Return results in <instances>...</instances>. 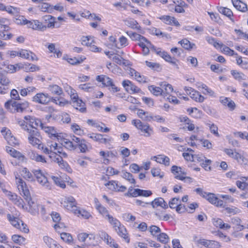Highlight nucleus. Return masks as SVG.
<instances>
[{
  "label": "nucleus",
  "mask_w": 248,
  "mask_h": 248,
  "mask_svg": "<svg viewBox=\"0 0 248 248\" xmlns=\"http://www.w3.org/2000/svg\"><path fill=\"white\" fill-rule=\"evenodd\" d=\"M16 183L17 185L18 189L20 192V194L28 202V205L29 206V212L33 215L38 214L39 205L32 201L30 191L27 187L26 183L21 178L16 177Z\"/></svg>",
  "instance_id": "nucleus-1"
},
{
  "label": "nucleus",
  "mask_w": 248,
  "mask_h": 248,
  "mask_svg": "<svg viewBox=\"0 0 248 248\" xmlns=\"http://www.w3.org/2000/svg\"><path fill=\"white\" fill-rule=\"evenodd\" d=\"M5 107L12 113H22L29 108V104L27 101L18 103L15 100H9L5 103Z\"/></svg>",
  "instance_id": "nucleus-2"
},
{
  "label": "nucleus",
  "mask_w": 248,
  "mask_h": 248,
  "mask_svg": "<svg viewBox=\"0 0 248 248\" xmlns=\"http://www.w3.org/2000/svg\"><path fill=\"white\" fill-rule=\"evenodd\" d=\"M16 23L17 24L27 25L28 27L33 30H37L44 31L46 30V26L38 20L29 21L24 18V16H19V18L16 19Z\"/></svg>",
  "instance_id": "nucleus-3"
},
{
  "label": "nucleus",
  "mask_w": 248,
  "mask_h": 248,
  "mask_svg": "<svg viewBox=\"0 0 248 248\" xmlns=\"http://www.w3.org/2000/svg\"><path fill=\"white\" fill-rule=\"evenodd\" d=\"M61 203L64 208L73 212L75 214H81V211L78 209L77 203L74 197L69 196L62 198Z\"/></svg>",
  "instance_id": "nucleus-4"
},
{
  "label": "nucleus",
  "mask_w": 248,
  "mask_h": 248,
  "mask_svg": "<svg viewBox=\"0 0 248 248\" xmlns=\"http://www.w3.org/2000/svg\"><path fill=\"white\" fill-rule=\"evenodd\" d=\"M152 194V192L151 190L133 188L132 186H130L129 187L127 192L125 193L124 195L129 197H148L151 196Z\"/></svg>",
  "instance_id": "nucleus-5"
},
{
  "label": "nucleus",
  "mask_w": 248,
  "mask_h": 248,
  "mask_svg": "<svg viewBox=\"0 0 248 248\" xmlns=\"http://www.w3.org/2000/svg\"><path fill=\"white\" fill-rule=\"evenodd\" d=\"M7 217L10 223L15 228L19 229L20 231L25 233H27L29 232V229L27 228V225L18 218L10 214H7Z\"/></svg>",
  "instance_id": "nucleus-6"
},
{
  "label": "nucleus",
  "mask_w": 248,
  "mask_h": 248,
  "mask_svg": "<svg viewBox=\"0 0 248 248\" xmlns=\"http://www.w3.org/2000/svg\"><path fill=\"white\" fill-rule=\"evenodd\" d=\"M132 124L138 129L144 132L145 137H149L153 133L152 128L148 124H144L140 120H133L132 121Z\"/></svg>",
  "instance_id": "nucleus-7"
},
{
  "label": "nucleus",
  "mask_w": 248,
  "mask_h": 248,
  "mask_svg": "<svg viewBox=\"0 0 248 248\" xmlns=\"http://www.w3.org/2000/svg\"><path fill=\"white\" fill-rule=\"evenodd\" d=\"M32 172L40 184L48 189L50 188L49 183L41 170H34Z\"/></svg>",
  "instance_id": "nucleus-8"
},
{
  "label": "nucleus",
  "mask_w": 248,
  "mask_h": 248,
  "mask_svg": "<svg viewBox=\"0 0 248 248\" xmlns=\"http://www.w3.org/2000/svg\"><path fill=\"white\" fill-rule=\"evenodd\" d=\"M122 85L126 91L130 94L141 92L140 89L135 85L132 82L129 80H124L122 82Z\"/></svg>",
  "instance_id": "nucleus-9"
},
{
  "label": "nucleus",
  "mask_w": 248,
  "mask_h": 248,
  "mask_svg": "<svg viewBox=\"0 0 248 248\" xmlns=\"http://www.w3.org/2000/svg\"><path fill=\"white\" fill-rule=\"evenodd\" d=\"M51 97L47 93H38L32 98V101L41 104H46L50 101Z\"/></svg>",
  "instance_id": "nucleus-10"
},
{
  "label": "nucleus",
  "mask_w": 248,
  "mask_h": 248,
  "mask_svg": "<svg viewBox=\"0 0 248 248\" xmlns=\"http://www.w3.org/2000/svg\"><path fill=\"white\" fill-rule=\"evenodd\" d=\"M209 202L218 207H221L223 205V201L217 198L215 194L212 193H207L204 197Z\"/></svg>",
  "instance_id": "nucleus-11"
},
{
  "label": "nucleus",
  "mask_w": 248,
  "mask_h": 248,
  "mask_svg": "<svg viewBox=\"0 0 248 248\" xmlns=\"http://www.w3.org/2000/svg\"><path fill=\"white\" fill-rule=\"evenodd\" d=\"M198 244L208 248H219L221 245L218 242L214 240H208L204 239H201L198 240Z\"/></svg>",
  "instance_id": "nucleus-12"
},
{
  "label": "nucleus",
  "mask_w": 248,
  "mask_h": 248,
  "mask_svg": "<svg viewBox=\"0 0 248 248\" xmlns=\"http://www.w3.org/2000/svg\"><path fill=\"white\" fill-rule=\"evenodd\" d=\"M24 119L28 121V123L29 124L30 128H37L39 126L42 128L44 124L40 120L29 115L25 116L24 117Z\"/></svg>",
  "instance_id": "nucleus-13"
},
{
  "label": "nucleus",
  "mask_w": 248,
  "mask_h": 248,
  "mask_svg": "<svg viewBox=\"0 0 248 248\" xmlns=\"http://www.w3.org/2000/svg\"><path fill=\"white\" fill-rule=\"evenodd\" d=\"M6 151L12 156L17 158L21 162H23L26 160V158L23 155L12 147L6 146Z\"/></svg>",
  "instance_id": "nucleus-14"
},
{
  "label": "nucleus",
  "mask_w": 248,
  "mask_h": 248,
  "mask_svg": "<svg viewBox=\"0 0 248 248\" xmlns=\"http://www.w3.org/2000/svg\"><path fill=\"white\" fill-rule=\"evenodd\" d=\"M6 151L12 156L17 158L21 162H23L26 160V158L23 155L12 147L6 146Z\"/></svg>",
  "instance_id": "nucleus-15"
},
{
  "label": "nucleus",
  "mask_w": 248,
  "mask_h": 248,
  "mask_svg": "<svg viewBox=\"0 0 248 248\" xmlns=\"http://www.w3.org/2000/svg\"><path fill=\"white\" fill-rule=\"evenodd\" d=\"M127 35L130 37V38L133 41H140V40H143L146 42V43L147 44H149L150 46H152V48L155 50V47L153 45L151 42L147 40L144 36L137 33L136 32H133L132 31H127L126 32Z\"/></svg>",
  "instance_id": "nucleus-16"
},
{
  "label": "nucleus",
  "mask_w": 248,
  "mask_h": 248,
  "mask_svg": "<svg viewBox=\"0 0 248 248\" xmlns=\"http://www.w3.org/2000/svg\"><path fill=\"white\" fill-rule=\"evenodd\" d=\"M73 106L77 109L79 110L81 112H85L86 110L85 107V104L79 99L78 97H76L75 96L73 98Z\"/></svg>",
  "instance_id": "nucleus-17"
},
{
  "label": "nucleus",
  "mask_w": 248,
  "mask_h": 248,
  "mask_svg": "<svg viewBox=\"0 0 248 248\" xmlns=\"http://www.w3.org/2000/svg\"><path fill=\"white\" fill-rule=\"evenodd\" d=\"M185 90L186 91H189V94L190 97L196 102H202L204 101V97L199 92L195 91L191 87Z\"/></svg>",
  "instance_id": "nucleus-18"
},
{
  "label": "nucleus",
  "mask_w": 248,
  "mask_h": 248,
  "mask_svg": "<svg viewBox=\"0 0 248 248\" xmlns=\"http://www.w3.org/2000/svg\"><path fill=\"white\" fill-rule=\"evenodd\" d=\"M19 57L26 59L31 60L32 61L38 60V58L34 53L26 49H21L20 51Z\"/></svg>",
  "instance_id": "nucleus-19"
},
{
  "label": "nucleus",
  "mask_w": 248,
  "mask_h": 248,
  "mask_svg": "<svg viewBox=\"0 0 248 248\" xmlns=\"http://www.w3.org/2000/svg\"><path fill=\"white\" fill-rule=\"evenodd\" d=\"M159 18L166 24L173 25L175 26H180L179 23L174 17L170 16H163L159 17Z\"/></svg>",
  "instance_id": "nucleus-20"
},
{
  "label": "nucleus",
  "mask_w": 248,
  "mask_h": 248,
  "mask_svg": "<svg viewBox=\"0 0 248 248\" xmlns=\"http://www.w3.org/2000/svg\"><path fill=\"white\" fill-rule=\"evenodd\" d=\"M125 24L129 27L137 30L140 33H142L143 31L142 28L139 26L138 22L134 19H127L124 20Z\"/></svg>",
  "instance_id": "nucleus-21"
},
{
  "label": "nucleus",
  "mask_w": 248,
  "mask_h": 248,
  "mask_svg": "<svg viewBox=\"0 0 248 248\" xmlns=\"http://www.w3.org/2000/svg\"><path fill=\"white\" fill-rule=\"evenodd\" d=\"M43 20L45 24L46 25V29L54 28L55 24L56 23L55 21L56 18L51 15H45L42 17Z\"/></svg>",
  "instance_id": "nucleus-22"
},
{
  "label": "nucleus",
  "mask_w": 248,
  "mask_h": 248,
  "mask_svg": "<svg viewBox=\"0 0 248 248\" xmlns=\"http://www.w3.org/2000/svg\"><path fill=\"white\" fill-rule=\"evenodd\" d=\"M153 208H156L158 206H161L164 209H167L168 207L167 203L162 198H157L155 199L151 202H149Z\"/></svg>",
  "instance_id": "nucleus-23"
},
{
  "label": "nucleus",
  "mask_w": 248,
  "mask_h": 248,
  "mask_svg": "<svg viewBox=\"0 0 248 248\" xmlns=\"http://www.w3.org/2000/svg\"><path fill=\"white\" fill-rule=\"evenodd\" d=\"M29 143L33 146H36L38 149L43 150V145L41 141L42 137H32L28 138Z\"/></svg>",
  "instance_id": "nucleus-24"
},
{
  "label": "nucleus",
  "mask_w": 248,
  "mask_h": 248,
  "mask_svg": "<svg viewBox=\"0 0 248 248\" xmlns=\"http://www.w3.org/2000/svg\"><path fill=\"white\" fill-rule=\"evenodd\" d=\"M42 129H43L46 133L50 135L51 138H56L58 139L59 133L57 131L56 129L52 126H46L43 124L42 126Z\"/></svg>",
  "instance_id": "nucleus-25"
},
{
  "label": "nucleus",
  "mask_w": 248,
  "mask_h": 248,
  "mask_svg": "<svg viewBox=\"0 0 248 248\" xmlns=\"http://www.w3.org/2000/svg\"><path fill=\"white\" fill-rule=\"evenodd\" d=\"M232 1L233 5L237 10L242 12H246L248 11L247 4L240 0H232Z\"/></svg>",
  "instance_id": "nucleus-26"
},
{
  "label": "nucleus",
  "mask_w": 248,
  "mask_h": 248,
  "mask_svg": "<svg viewBox=\"0 0 248 248\" xmlns=\"http://www.w3.org/2000/svg\"><path fill=\"white\" fill-rule=\"evenodd\" d=\"M88 137L94 140L101 143L106 144L107 142L111 140L110 139H108L106 138H104L103 137V135L100 134L93 133L92 134H88Z\"/></svg>",
  "instance_id": "nucleus-27"
},
{
  "label": "nucleus",
  "mask_w": 248,
  "mask_h": 248,
  "mask_svg": "<svg viewBox=\"0 0 248 248\" xmlns=\"http://www.w3.org/2000/svg\"><path fill=\"white\" fill-rule=\"evenodd\" d=\"M138 116L144 121L151 122L152 120V116L147 111L143 109H139L137 111Z\"/></svg>",
  "instance_id": "nucleus-28"
},
{
  "label": "nucleus",
  "mask_w": 248,
  "mask_h": 248,
  "mask_svg": "<svg viewBox=\"0 0 248 248\" xmlns=\"http://www.w3.org/2000/svg\"><path fill=\"white\" fill-rule=\"evenodd\" d=\"M92 239V236L86 233H81L78 235V239L81 242H84L83 245L86 246H91L93 245V242H88V239L91 240Z\"/></svg>",
  "instance_id": "nucleus-29"
},
{
  "label": "nucleus",
  "mask_w": 248,
  "mask_h": 248,
  "mask_svg": "<svg viewBox=\"0 0 248 248\" xmlns=\"http://www.w3.org/2000/svg\"><path fill=\"white\" fill-rule=\"evenodd\" d=\"M48 90L53 94L61 95L63 92L61 87L56 84L49 85Z\"/></svg>",
  "instance_id": "nucleus-30"
},
{
  "label": "nucleus",
  "mask_w": 248,
  "mask_h": 248,
  "mask_svg": "<svg viewBox=\"0 0 248 248\" xmlns=\"http://www.w3.org/2000/svg\"><path fill=\"white\" fill-rule=\"evenodd\" d=\"M38 9L42 12L52 13L54 11L53 6L48 3H42L38 6Z\"/></svg>",
  "instance_id": "nucleus-31"
},
{
  "label": "nucleus",
  "mask_w": 248,
  "mask_h": 248,
  "mask_svg": "<svg viewBox=\"0 0 248 248\" xmlns=\"http://www.w3.org/2000/svg\"><path fill=\"white\" fill-rule=\"evenodd\" d=\"M96 79L97 81L102 82L106 87L109 86L112 81L111 78L104 75L97 76Z\"/></svg>",
  "instance_id": "nucleus-32"
},
{
  "label": "nucleus",
  "mask_w": 248,
  "mask_h": 248,
  "mask_svg": "<svg viewBox=\"0 0 248 248\" xmlns=\"http://www.w3.org/2000/svg\"><path fill=\"white\" fill-rule=\"evenodd\" d=\"M149 30L152 34L155 35L156 36H159L161 35L162 36V37H165L167 39H170L171 38L169 34L162 32L159 29L156 28L151 27Z\"/></svg>",
  "instance_id": "nucleus-33"
},
{
  "label": "nucleus",
  "mask_w": 248,
  "mask_h": 248,
  "mask_svg": "<svg viewBox=\"0 0 248 248\" xmlns=\"http://www.w3.org/2000/svg\"><path fill=\"white\" fill-rule=\"evenodd\" d=\"M75 150L78 148L80 150V152L82 153H85L88 151L87 142L84 139H81L79 143L75 144Z\"/></svg>",
  "instance_id": "nucleus-34"
},
{
  "label": "nucleus",
  "mask_w": 248,
  "mask_h": 248,
  "mask_svg": "<svg viewBox=\"0 0 248 248\" xmlns=\"http://www.w3.org/2000/svg\"><path fill=\"white\" fill-rule=\"evenodd\" d=\"M57 163H58V165L61 168L64 170H65L69 173L72 172V169L70 167L69 165L66 162L63 160L62 157H61L60 158H57Z\"/></svg>",
  "instance_id": "nucleus-35"
},
{
  "label": "nucleus",
  "mask_w": 248,
  "mask_h": 248,
  "mask_svg": "<svg viewBox=\"0 0 248 248\" xmlns=\"http://www.w3.org/2000/svg\"><path fill=\"white\" fill-rule=\"evenodd\" d=\"M154 158H155V161L160 164H162L166 166L170 165V158L164 155H159L157 156H155Z\"/></svg>",
  "instance_id": "nucleus-36"
},
{
  "label": "nucleus",
  "mask_w": 248,
  "mask_h": 248,
  "mask_svg": "<svg viewBox=\"0 0 248 248\" xmlns=\"http://www.w3.org/2000/svg\"><path fill=\"white\" fill-rule=\"evenodd\" d=\"M149 90L155 96L163 95L164 90L160 87H155L154 85H151L148 87Z\"/></svg>",
  "instance_id": "nucleus-37"
},
{
  "label": "nucleus",
  "mask_w": 248,
  "mask_h": 248,
  "mask_svg": "<svg viewBox=\"0 0 248 248\" xmlns=\"http://www.w3.org/2000/svg\"><path fill=\"white\" fill-rule=\"evenodd\" d=\"M160 87H161L162 89H164V93H163L164 95L166 94H170V93L173 92V88L171 85L167 83L166 82H163L160 84Z\"/></svg>",
  "instance_id": "nucleus-38"
},
{
  "label": "nucleus",
  "mask_w": 248,
  "mask_h": 248,
  "mask_svg": "<svg viewBox=\"0 0 248 248\" xmlns=\"http://www.w3.org/2000/svg\"><path fill=\"white\" fill-rule=\"evenodd\" d=\"M231 74L235 79L239 81L245 80L247 79V77L246 75L236 70H232Z\"/></svg>",
  "instance_id": "nucleus-39"
},
{
  "label": "nucleus",
  "mask_w": 248,
  "mask_h": 248,
  "mask_svg": "<svg viewBox=\"0 0 248 248\" xmlns=\"http://www.w3.org/2000/svg\"><path fill=\"white\" fill-rule=\"evenodd\" d=\"M132 76L134 75L135 79L139 82L145 83L146 82V78L141 75L139 72L136 71L134 69H132L130 71Z\"/></svg>",
  "instance_id": "nucleus-40"
},
{
  "label": "nucleus",
  "mask_w": 248,
  "mask_h": 248,
  "mask_svg": "<svg viewBox=\"0 0 248 248\" xmlns=\"http://www.w3.org/2000/svg\"><path fill=\"white\" fill-rule=\"evenodd\" d=\"M186 173L181 170L179 174L175 176L176 179L184 181V182L190 183L191 182V178L189 177L186 176Z\"/></svg>",
  "instance_id": "nucleus-41"
},
{
  "label": "nucleus",
  "mask_w": 248,
  "mask_h": 248,
  "mask_svg": "<svg viewBox=\"0 0 248 248\" xmlns=\"http://www.w3.org/2000/svg\"><path fill=\"white\" fill-rule=\"evenodd\" d=\"M117 230H116V231L117 232L118 234L125 240L127 239V242H129V240L126 236V230L124 227L120 224V226L117 227Z\"/></svg>",
  "instance_id": "nucleus-42"
},
{
  "label": "nucleus",
  "mask_w": 248,
  "mask_h": 248,
  "mask_svg": "<svg viewBox=\"0 0 248 248\" xmlns=\"http://www.w3.org/2000/svg\"><path fill=\"white\" fill-rule=\"evenodd\" d=\"M156 239L157 241H159L160 243L164 244H166L169 240V236L165 233H161L160 232L156 237Z\"/></svg>",
  "instance_id": "nucleus-43"
},
{
  "label": "nucleus",
  "mask_w": 248,
  "mask_h": 248,
  "mask_svg": "<svg viewBox=\"0 0 248 248\" xmlns=\"http://www.w3.org/2000/svg\"><path fill=\"white\" fill-rule=\"evenodd\" d=\"M43 240L49 248H55L57 244L55 240L47 236L44 237Z\"/></svg>",
  "instance_id": "nucleus-44"
},
{
  "label": "nucleus",
  "mask_w": 248,
  "mask_h": 248,
  "mask_svg": "<svg viewBox=\"0 0 248 248\" xmlns=\"http://www.w3.org/2000/svg\"><path fill=\"white\" fill-rule=\"evenodd\" d=\"M62 145L66 149L72 151L75 150V144L68 139H64Z\"/></svg>",
  "instance_id": "nucleus-45"
},
{
  "label": "nucleus",
  "mask_w": 248,
  "mask_h": 248,
  "mask_svg": "<svg viewBox=\"0 0 248 248\" xmlns=\"http://www.w3.org/2000/svg\"><path fill=\"white\" fill-rule=\"evenodd\" d=\"M149 231L151 234L156 237L161 232V229L157 226L152 225L149 228Z\"/></svg>",
  "instance_id": "nucleus-46"
},
{
  "label": "nucleus",
  "mask_w": 248,
  "mask_h": 248,
  "mask_svg": "<svg viewBox=\"0 0 248 248\" xmlns=\"http://www.w3.org/2000/svg\"><path fill=\"white\" fill-rule=\"evenodd\" d=\"M198 88L200 89V88H202L204 89V91H202V93L204 94H209L211 96H213L214 94V92L209 89L205 84L203 83H200L198 86Z\"/></svg>",
  "instance_id": "nucleus-47"
},
{
  "label": "nucleus",
  "mask_w": 248,
  "mask_h": 248,
  "mask_svg": "<svg viewBox=\"0 0 248 248\" xmlns=\"http://www.w3.org/2000/svg\"><path fill=\"white\" fill-rule=\"evenodd\" d=\"M218 11L219 13L229 17L231 20H232L231 16L233 15V13L230 9L227 8L220 7L218 9Z\"/></svg>",
  "instance_id": "nucleus-48"
},
{
  "label": "nucleus",
  "mask_w": 248,
  "mask_h": 248,
  "mask_svg": "<svg viewBox=\"0 0 248 248\" xmlns=\"http://www.w3.org/2000/svg\"><path fill=\"white\" fill-rule=\"evenodd\" d=\"M81 44L87 46H90L93 43V40L91 36H82L81 38Z\"/></svg>",
  "instance_id": "nucleus-49"
},
{
  "label": "nucleus",
  "mask_w": 248,
  "mask_h": 248,
  "mask_svg": "<svg viewBox=\"0 0 248 248\" xmlns=\"http://www.w3.org/2000/svg\"><path fill=\"white\" fill-rule=\"evenodd\" d=\"M28 133V138L32 137H40V133L37 128H30L26 131Z\"/></svg>",
  "instance_id": "nucleus-50"
},
{
  "label": "nucleus",
  "mask_w": 248,
  "mask_h": 248,
  "mask_svg": "<svg viewBox=\"0 0 248 248\" xmlns=\"http://www.w3.org/2000/svg\"><path fill=\"white\" fill-rule=\"evenodd\" d=\"M99 237L103 240L108 245L111 243V237L105 232H100L98 233Z\"/></svg>",
  "instance_id": "nucleus-51"
},
{
  "label": "nucleus",
  "mask_w": 248,
  "mask_h": 248,
  "mask_svg": "<svg viewBox=\"0 0 248 248\" xmlns=\"http://www.w3.org/2000/svg\"><path fill=\"white\" fill-rule=\"evenodd\" d=\"M21 175L26 180L31 181L33 180L32 174L26 168L23 169L21 172Z\"/></svg>",
  "instance_id": "nucleus-52"
},
{
  "label": "nucleus",
  "mask_w": 248,
  "mask_h": 248,
  "mask_svg": "<svg viewBox=\"0 0 248 248\" xmlns=\"http://www.w3.org/2000/svg\"><path fill=\"white\" fill-rule=\"evenodd\" d=\"M108 219L109 222L113 225L115 230H117V227L120 226L121 223L116 219L114 218L111 216H108V217L107 218Z\"/></svg>",
  "instance_id": "nucleus-53"
},
{
  "label": "nucleus",
  "mask_w": 248,
  "mask_h": 248,
  "mask_svg": "<svg viewBox=\"0 0 248 248\" xmlns=\"http://www.w3.org/2000/svg\"><path fill=\"white\" fill-rule=\"evenodd\" d=\"M12 240L16 243L19 245L23 244L25 241V238L17 234L13 235L12 236Z\"/></svg>",
  "instance_id": "nucleus-54"
},
{
  "label": "nucleus",
  "mask_w": 248,
  "mask_h": 248,
  "mask_svg": "<svg viewBox=\"0 0 248 248\" xmlns=\"http://www.w3.org/2000/svg\"><path fill=\"white\" fill-rule=\"evenodd\" d=\"M51 178L56 185L63 188L65 187V185L60 177L52 175L51 176Z\"/></svg>",
  "instance_id": "nucleus-55"
},
{
  "label": "nucleus",
  "mask_w": 248,
  "mask_h": 248,
  "mask_svg": "<svg viewBox=\"0 0 248 248\" xmlns=\"http://www.w3.org/2000/svg\"><path fill=\"white\" fill-rule=\"evenodd\" d=\"M145 63L148 67L151 68L153 70L159 71L161 69L160 65L159 63L152 62L147 61L145 62Z\"/></svg>",
  "instance_id": "nucleus-56"
},
{
  "label": "nucleus",
  "mask_w": 248,
  "mask_h": 248,
  "mask_svg": "<svg viewBox=\"0 0 248 248\" xmlns=\"http://www.w3.org/2000/svg\"><path fill=\"white\" fill-rule=\"evenodd\" d=\"M61 238L65 242L71 243L73 240V238L70 233L66 232L62 233L61 234Z\"/></svg>",
  "instance_id": "nucleus-57"
},
{
  "label": "nucleus",
  "mask_w": 248,
  "mask_h": 248,
  "mask_svg": "<svg viewBox=\"0 0 248 248\" xmlns=\"http://www.w3.org/2000/svg\"><path fill=\"white\" fill-rule=\"evenodd\" d=\"M122 176L131 184H135L136 182L133 175L129 172H124Z\"/></svg>",
  "instance_id": "nucleus-58"
},
{
  "label": "nucleus",
  "mask_w": 248,
  "mask_h": 248,
  "mask_svg": "<svg viewBox=\"0 0 248 248\" xmlns=\"http://www.w3.org/2000/svg\"><path fill=\"white\" fill-rule=\"evenodd\" d=\"M105 186H107L109 189L116 191L118 188V183L117 181H111L106 184Z\"/></svg>",
  "instance_id": "nucleus-59"
},
{
  "label": "nucleus",
  "mask_w": 248,
  "mask_h": 248,
  "mask_svg": "<svg viewBox=\"0 0 248 248\" xmlns=\"http://www.w3.org/2000/svg\"><path fill=\"white\" fill-rule=\"evenodd\" d=\"M182 47L186 49H189L192 48L190 42L186 39H184L179 42Z\"/></svg>",
  "instance_id": "nucleus-60"
},
{
  "label": "nucleus",
  "mask_w": 248,
  "mask_h": 248,
  "mask_svg": "<svg viewBox=\"0 0 248 248\" xmlns=\"http://www.w3.org/2000/svg\"><path fill=\"white\" fill-rule=\"evenodd\" d=\"M4 192H6L7 196L9 199L12 201L13 202H16V201L19 198L17 195L14 193H12L11 192L6 190L5 189H2Z\"/></svg>",
  "instance_id": "nucleus-61"
},
{
  "label": "nucleus",
  "mask_w": 248,
  "mask_h": 248,
  "mask_svg": "<svg viewBox=\"0 0 248 248\" xmlns=\"http://www.w3.org/2000/svg\"><path fill=\"white\" fill-rule=\"evenodd\" d=\"M78 88L80 90L88 92H91L93 89V87L91 86L90 83L80 84L79 85Z\"/></svg>",
  "instance_id": "nucleus-62"
},
{
  "label": "nucleus",
  "mask_w": 248,
  "mask_h": 248,
  "mask_svg": "<svg viewBox=\"0 0 248 248\" xmlns=\"http://www.w3.org/2000/svg\"><path fill=\"white\" fill-rule=\"evenodd\" d=\"M225 210L229 214L235 215L240 212V210L235 207H226Z\"/></svg>",
  "instance_id": "nucleus-63"
},
{
  "label": "nucleus",
  "mask_w": 248,
  "mask_h": 248,
  "mask_svg": "<svg viewBox=\"0 0 248 248\" xmlns=\"http://www.w3.org/2000/svg\"><path fill=\"white\" fill-rule=\"evenodd\" d=\"M180 202L179 198H173L169 202V206L170 208L173 209L176 207L178 205V202Z\"/></svg>",
  "instance_id": "nucleus-64"
}]
</instances>
